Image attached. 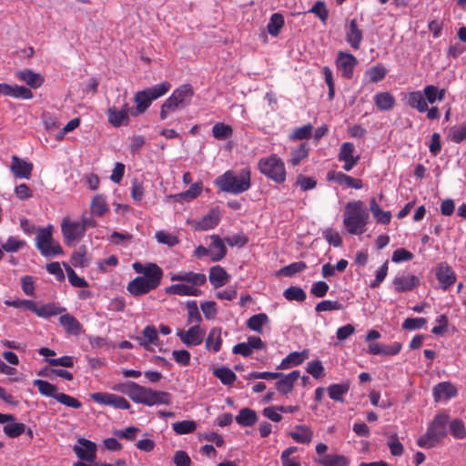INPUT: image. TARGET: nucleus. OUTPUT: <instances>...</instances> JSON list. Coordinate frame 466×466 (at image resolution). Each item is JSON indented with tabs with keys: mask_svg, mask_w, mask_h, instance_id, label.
Listing matches in <instances>:
<instances>
[{
	"mask_svg": "<svg viewBox=\"0 0 466 466\" xmlns=\"http://www.w3.org/2000/svg\"><path fill=\"white\" fill-rule=\"evenodd\" d=\"M309 12L315 14L323 24L326 23L329 16V11L324 2L317 1L313 5Z\"/></svg>",
	"mask_w": 466,
	"mask_h": 466,
	"instance_id": "nucleus-58",
	"label": "nucleus"
},
{
	"mask_svg": "<svg viewBox=\"0 0 466 466\" xmlns=\"http://www.w3.org/2000/svg\"><path fill=\"white\" fill-rule=\"evenodd\" d=\"M214 375L224 384L231 385L236 380V374L228 368H220L214 370Z\"/></svg>",
	"mask_w": 466,
	"mask_h": 466,
	"instance_id": "nucleus-49",
	"label": "nucleus"
},
{
	"mask_svg": "<svg viewBox=\"0 0 466 466\" xmlns=\"http://www.w3.org/2000/svg\"><path fill=\"white\" fill-rule=\"evenodd\" d=\"M449 422L450 415L447 412L442 411L435 415L426 433L417 440L418 446L430 449L441 443L447 437Z\"/></svg>",
	"mask_w": 466,
	"mask_h": 466,
	"instance_id": "nucleus-5",
	"label": "nucleus"
},
{
	"mask_svg": "<svg viewBox=\"0 0 466 466\" xmlns=\"http://www.w3.org/2000/svg\"><path fill=\"white\" fill-rule=\"evenodd\" d=\"M106 114L108 122L115 127L128 124L129 116L126 115L125 111L117 110L116 106L109 107Z\"/></svg>",
	"mask_w": 466,
	"mask_h": 466,
	"instance_id": "nucleus-34",
	"label": "nucleus"
},
{
	"mask_svg": "<svg viewBox=\"0 0 466 466\" xmlns=\"http://www.w3.org/2000/svg\"><path fill=\"white\" fill-rule=\"evenodd\" d=\"M309 358V351L304 350L300 352L294 351L289 353L280 363L279 369H289L293 366L301 364L305 360Z\"/></svg>",
	"mask_w": 466,
	"mask_h": 466,
	"instance_id": "nucleus-30",
	"label": "nucleus"
},
{
	"mask_svg": "<svg viewBox=\"0 0 466 466\" xmlns=\"http://www.w3.org/2000/svg\"><path fill=\"white\" fill-rule=\"evenodd\" d=\"M210 238L211 244L208 247L209 256L213 261H219L227 254L226 246L218 235H212Z\"/></svg>",
	"mask_w": 466,
	"mask_h": 466,
	"instance_id": "nucleus-25",
	"label": "nucleus"
},
{
	"mask_svg": "<svg viewBox=\"0 0 466 466\" xmlns=\"http://www.w3.org/2000/svg\"><path fill=\"white\" fill-rule=\"evenodd\" d=\"M369 212L360 200L348 202L343 214V224L349 233L363 234L367 230Z\"/></svg>",
	"mask_w": 466,
	"mask_h": 466,
	"instance_id": "nucleus-4",
	"label": "nucleus"
},
{
	"mask_svg": "<svg viewBox=\"0 0 466 466\" xmlns=\"http://www.w3.org/2000/svg\"><path fill=\"white\" fill-rule=\"evenodd\" d=\"M390 453L393 456H401L404 451L403 445L400 442L398 435L393 433L390 435V440L388 442Z\"/></svg>",
	"mask_w": 466,
	"mask_h": 466,
	"instance_id": "nucleus-61",
	"label": "nucleus"
},
{
	"mask_svg": "<svg viewBox=\"0 0 466 466\" xmlns=\"http://www.w3.org/2000/svg\"><path fill=\"white\" fill-rule=\"evenodd\" d=\"M25 246V241L15 237L7 238L6 242L2 245V248L6 252H16Z\"/></svg>",
	"mask_w": 466,
	"mask_h": 466,
	"instance_id": "nucleus-55",
	"label": "nucleus"
},
{
	"mask_svg": "<svg viewBox=\"0 0 466 466\" xmlns=\"http://www.w3.org/2000/svg\"><path fill=\"white\" fill-rule=\"evenodd\" d=\"M283 296L289 301L296 300L301 302L306 299L305 291L301 288L294 286L288 288L284 291Z\"/></svg>",
	"mask_w": 466,
	"mask_h": 466,
	"instance_id": "nucleus-53",
	"label": "nucleus"
},
{
	"mask_svg": "<svg viewBox=\"0 0 466 466\" xmlns=\"http://www.w3.org/2000/svg\"><path fill=\"white\" fill-rule=\"evenodd\" d=\"M419 279L414 275H400L393 279V285L398 292L411 290L419 285Z\"/></svg>",
	"mask_w": 466,
	"mask_h": 466,
	"instance_id": "nucleus-22",
	"label": "nucleus"
},
{
	"mask_svg": "<svg viewBox=\"0 0 466 466\" xmlns=\"http://www.w3.org/2000/svg\"><path fill=\"white\" fill-rule=\"evenodd\" d=\"M437 279L441 287L445 290L451 287L456 280V276L451 268L446 264L441 263L438 266L436 271Z\"/></svg>",
	"mask_w": 466,
	"mask_h": 466,
	"instance_id": "nucleus-20",
	"label": "nucleus"
},
{
	"mask_svg": "<svg viewBox=\"0 0 466 466\" xmlns=\"http://www.w3.org/2000/svg\"><path fill=\"white\" fill-rule=\"evenodd\" d=\"M349 390L347 384H332L328 388L329 396L336 401H343V395Z\"/></svg>",
	"mask_w": 466,
	"mask_h": 466,
	"instance_id": "nucleus-48",
	"label": "nucleus"
},
{
	"mask_svg": "<svg viewBox=\"0 0 466 466\" xmlns=\"http://www.w3.org/2000/svg\"><path fill=\"white\" fill-rule=\"evenodd\" d=\"M133 268L141 276L135 278L127 284V289L132 296H143L160 285L163 270L157 264L136 262L133 264Z\"/></svg>",
	"mask_w": 466,
	"mask_h": 466,
	"instance_id": "nucleus-1",
	"label": "nucleus"
},
{
	"mask_svg": "<svg viewBox=\"0 0 466 466\" xmlns=\"http://www.w3.org/2000/svg\"><path fill=\"white\" fill-rule=\"evenodd\" d=\"M137 339L139 345L147 350H153V347L160 345L157 330L155 326L147 325L142 331V335L137 337Z\"/></svg>",
	"mask_w": 466,
	"mask_h": 466,
	"instance_id": "nucleus-15",
	"label": "nucleus"
},
{
	"mask_svg": "<svg viewBox=\"0 0 466 466\" xmlns=\"http://www.w3.org/2000/svg\"><path fill=\"white\" fill-rule=\"evenodd\" d=\"M259 171L269 179L281 184L286 179V168L283 160L277 155L261 158L258 163Z\"/></svg>",
	"mask_w": 466,
	"mask_h": 466,
	"instance_id": "nucleus-8",
	"label": "nucleus"
},
{
	"mask_svg": "<svg viewBox=\"0 0 466 466\" xmlns=\"http://www.w3.org/2000/svg\"><path fill=\"white\" fill-rule=\"evenodd\" d=\"M61 229L66 242L68 245L79 241L85 235V226L79 222L63 219Z\"/></svg>",
	"mask_w": 466,
	"mask_h": 466,
	"instance_id": "nucleus-10",
	"label": "nucleus"
},
{
	"mask_svg": "<svg viewBox=\"0 0 466 466\" xmlns=\"http://www.w3.org/2000/svg\"><path fill=\"white\" fill-rule=\"evenodd\" d=\"M66 311L65 308L56 306L54 303H48L46 305L39 306L37 316L42 318H48L56 316Z\"/></svg>",
	"mask_w": 466,
	"mask_h": 466,
	"instance_id": "nucleus-42",
	"label": "nucleus"
},
{
	"mask_svg": "<svg viewBox=\"0 0 466 466\" xmlns=\"http://www.w3.org/2000/svg\"><path fill=\"white\" fill-rule=\"evenodd\" d=\"M235 419L239 425L250 427L257 422L258 416L255 410L249 408H244L239 410Z\"/></svg>",
	"mask_w": 466,
	"mask_h": 466,
	"instance_id": "nucleus-35",
	"label": "nucleus"
},
{
	"mask_svg": "<svg viewBox=\"0 0 466 466\" xmlns=\"http://www.w3.org/2000/svg\"><path fill=\"white\" fill-rule=\"evenodd\" d=\"M221 328H212L206 339V348L213 352H218L222 345Z\"/></svg>",
	"mask_w": 466,
	"mask_h": 466,
	"instance_id": "nucleus-33",
	"label": "nucleus"
},
{
	"mask_svg": "<svg viewBox=\"0 0 466 466\" xmlns=\"http://www.w3.org/2000/svg\"><path fill=\"white\" fill-rule=\"evenodd\" d=\"M268 321V318L264 313L253 315L248 320V327L257 332L262 331V326Z\"/></svg>",
	"mask_w": 466,
	"mask_h": 466,
	"instance_id": "nucleus-47",
	"label": "nucleus"
},
{
	"mask_svg": "<svg viewBox=\"0 0 466 466\" xmlns=\"http://www.w3.org/2000/svg\"><path fill=\"white\" fill-rule=\"evenodd\" d=\"M289 436L298 443L309 444L313 438V432L309 427L306 425H297L294 430L289 432Z\"/></svg>",
	"mask_w": 466,
	"mask_h": 466,
	"instance_id": "nucleus-29",
	"label": "nucleus"
},
{
	"mask_svg": "<svg viewBox=\"0 0 466 466\" xmlns=\"http://www.w3.org/2000/svg\"><path fill=\"white\" fill-rule=\"evenodd\" d=\"M309 156V147L306 143H301L290 152L289 162L293 167H296L299 162Z\"/></svg>",
	"mask_w": 466,
	"mask_h": 466,
	"instance_id": "nucleus-40",
	"label": "nucleus"
},
{
	"mask_svg": "<svg viewBox=\"0 0 466 466\" xmlns=\"http://www.w3.org/2000/svg\"><path fill=\"white\" fill-rule=\"evenodd\" d=\"M354 151L355 147L350 142H344L340 147L338 159L344 162L345 171H350L360 160V156H354Z\"/></svg>",
	"mask_w": 466,
	"mask_h": 466,
	"instance_id": "nucleus-12",
	"label": "nucleus"
},
{
	"mask_svg": "<svg viewBox=\"0 0 466 466\" xmlns=\"http://www.w3.org/2000/svg\"><path fill=\"white\" fill-rule=\"evenodd\" d=\"M80 447H75V452L76 455L84 461H93L96 458V444L88 440H80Z\"/></svg>",
	"mask_w": 466,
	"mask_h": 466,
	"instance_id": "nucleus-23",
	"label": "nucleus"
},
{
	"mask_svg": "<svg viewBox=\"0 0 466 466\" xmlns=\"http://www.w3.org/2000/svg\"><path fill=\"white\" fill-rule=\"evenodd\" d=\"M10 169L15 177L28 179L32 175L33 164L13 156Z\"/></svg>",
	"mask_w": 466,
	"mask_h": 466,
	"instance_id": "nucleus-17",
	"label": "nucleus"
},
{
	"mask_svg": "<svg viewBox=\"0 0 466 466\" xmlns=\"http://www.w3.org/2000/svg\"><path fill=\"white\" fill-rule=\"evenodd\" d=\"M328 179L333 180L337 182L339 185L347 186L348 187H352L356 189H360L362 187V181L359 178H353L350 176H348L342 172L329 171L328 173Z\"/></svg>",
	"mask_w": 466,
	"mask_h": 466,
	"instance_id": "nucleus-21",
	"label": "nucleus"
},
{
	"mask_svg": "<svg viewBox=\"0 0 466 466\" xmlns=\"http://www.w3.org/2000/svg\"><path fill=\"white\" fill-rule=\"evenodd\" d=\"M90 210L94 216H103L108 210L105 197L96 195L91 201Z\"/></svg>",
	"mask_w": 466,
	"mask_h": 466,
	"instance_id": "nucleus-38",
	"label": "nucleus"
},
{
	"mask_svg": "<svg viewBox=\"0 0 466 466\" xmlns=\"http://www.w3.org/2000/svg\"><path fill=\"white\" fill-rule=\"evenodd\" d=\"M232 127L224 123H216L212 128L213 137L219 140H224L232 136Z\"/></svg>",
	"mask_w": 466,
	"mask_h": 466,
	"instance_id": "nucleus-43",
	"label": "nucleus"
},
{
	"mask_svg": "<svg viewBox=\"0 0 466 466\" xmlns=\"http://www.w3.org/2000/svg\"><path fill=\"white\" fill-rule=\"evenodd\" d=\"M172 281L185 282L181 284H174L166 289L167 294L178 296H199L201 295L200 286L207 281V277L203 273H196L192 271L179 272L172 274L170 277Z\"/></svg>",
	"mask_w": 466,
	"mask_h": 466,
	"instance_id": "nucleus-2",
	"label": "nucleus"
},
{
	"mask_svg": "<svg viewBox=\"0 0 466 466\" xmlns=\"http://www.w3.org/2000/svg\"><path fill=\"white\" fill-rule=\"evenodd\" d=\"M33 384L37 387L39 392L46 397H52L56 399V396L58 395L57 387L50 382L43 380H35Z\"/></svg>",
	"mask_w": 466,
	"mask_h": 466,
	"instance_id": "nucleus-39",
	"label": "nucleus"
},
{
	"mask_svg": "<svg viewBox=\"0 0 466 466\" xmlns=\"http://www.w3.org/2000/svg\"><path fill=\"white\" fill-rule=\"evenodd\" d=\"M214 183L223 192L234 195L241 194L248 190L251 186L250 169L246 167L238 173L228 170L223 175L218 176Z\"/></svg>",
	"mask_w": 466,
	"mask_h": 466,
	"instance_id": "nucleus-3",
	"label": "nucleus"
},
{
	"mask_svg": "<svg viewBox=\"0 0 466 466\" xmlns=\"http://www.w3.org/2000/svg\"><path fill=\"white\" fill-rule=\"evenodd\" d=\"M52 226L40 228L35 238L36 247L42 255L46 257L62 254L60 245L52 238Z\"/></svg>",
	"mask_w": 466,
	"mask_h": 466,
	"instance_id": "nucleus-9",
	"label": "nucleus"
},
{
	"mask_svg": "<svg viewBox=\"0 0 466 466\" xmlns=\"http://www.w3.org/2000/svg\"><path fill=\"white\" fill-rule=\"evenodd\" d=\"M366 75L370 82L376 83L384 78L386 69L382 66H374L367 70Z\"/></svg>",
	"mask_w": 466,
	"mask_h": 466,
	"instance_id": "nucleus-57",
	"label": "nucleus"
},
{
	"mask_svg": "<svg viewBox=\"0 0 466 466\" xmlns=\"http://www.w3.org/2000/svg\"><path fill=\"white\" fill-rule=\"evenodd\" d=\"M320 463L323 466H348L349 460L343 455L329 454L320 461Z\"/></svg>",
	"mask_w": 466,
	"mask_h": 466,
	"instance_id": "nucleus-44",
	"label": "nucleus"
},
{
	"mask_svg": "<svg viewBox=\"0 0 466 466\" xmlns=\"http://www.w3.org/2000/svg\"><path fill=\"white\" fill-rule=\"evenodd\" d=\"M178 108H183L182 104L178 103L177 100H173V97L170 96L161 106L160 118L162 120L166 119L170 113L175 112Z\"/></svg>",
	"mask_w": 466,
	"mask_h": 466,
	"instance_id": "nucleus-41",
	"label": "nucleus"
},
{
	"mask_svg": "<svg viewBox=\"0 0 466 466\" xmlns=\"http://www.w3.org/2000/svg\"><path fill=\"white\" fill-rule=\"evenodd\" d=\"M313 127L310 124L297 127L289 134V140H302L309 138L312 135Z\"/></svg>",
	"mask_w": 466,
	"mask_h": 466,
	"instance_id": "nucleus-46",
	"label": "nucleus"
},
{
	"mask_svg": "<svg viewBox=\"0 0 466 466\" xmlns=\"http://www.w3.org/2000/svg\"><path fill=\"white\" fill-rule=\"evenodd\" d=\"M15 76L19 80L25 82L32 88L39 87L44 82V78L40 74L35 73L30 69L17 71Z\"/></svg>",
	"mask_w": 466,
	"mask_h": 466,
	"instance_id": "nucleus-28",
	"label": "nucleus"
},
{
	"mask_svg": "<svg viewBox=\"0 0 466 466\" xmlns=\"http://www.w3.org/2000/svg\"><path fill=\"white\" fill-rule=\"evenodd\" d=\"M451 433L456 439H463L466 437V428L462 420L455 419L449 422Z\"/></svg>",
	"mask_w": 466,
	"mask_h": 466,
	"instance_id": "nucleus-51",
	"label": "nucleus"
},
{
	"mask_svg": "<svg viewBox=\"0 0 466 466\" xmlns=\"http://www.w3.org/2000/svg\"><path fill=\"white\" fill-rule=\"evenodd\" d=\"M187 323L198 325V323L202 320L201 315L198 311V305L196 301H189L187 303Z\"/></svg>",
	"mask_w": 466,
	"mask_h": 466,
	"instance_id": "nucleus-54",
	"label": "nucleus"
},
{
	"mask_svg": "<svg viewBox=\"0 0 466 466\" xmlns=\"http://www.w3.org/2000/svg\"><path fill=\"white\" fill-rule=\"evenodd\" d=\"M66 271L72 286L77 288H86L88 286L87 282L83 278L78 277L72 268L66 267Z\"/></svg>",
	"mask_w": 466,
	"mask_h": 466,
	"instance_id": "nucleus-62",
	"label": "nucleus"
},
{
	"mask_svg": "<svg viewBox=\"0 0 466 466\" xmlns=\"http://www.w3.org/2000/svg\"><path fill=\"white\" fill-rule=\"evenodd\" d=\"M451 139L453 142L461 143V141L466 139V125L461 127H453L450 129L449 134Z\"/></svg>",
	"mask_w": 466,
	"mask_h": 466,
	"instance_id": "nucleus-64",
	"label": "nucleus"
},
{
	"mask_svg": "<svg viewBox=\"0 0 466 466\" xmlns=\"http://www.w3.org/2000/svg\"><path fill=\"white\" fill-rule=\"evenodd\" d=\"M172 428L177 434L182 435L193 432L197 425L193 420H182L174 422Z\"/></svg>",
	"mask_w": 466,
	"mask_h": 466,
	"instance_id": "nucleus-50",
	"label": "nucleus"
},
{
	"mask_svg": "<svg viewBox=\"0 0 466 466\" xmlns=\"http://www.w3.org/2000/svg\"><path fill=\"white\" fill-rule=\"evenodd\" d=\"M91 399L99 403L112 406L119 410H128L130 403L122 396L107 392H96L91 395Z\"/></svg>",
	"mask_w": 466,
	"mask_h": 466,
	"instance_id": "nucleus-11",
	"label": "nucleus"
},
{
	"mask_svg": "<svg viewBox=\"0 0 466 466\" xmlns=\"http://www.w3.org/2000/svg\"><path fill=\"white\" fill-rule=\"evenodd\" d=\"M300 373L299 370H293L288 375L281 376L279 380L276 382V389L283 394L289 393L293 387L295 382L299 378Z\"/></svg>",
	"mask_w": 466,
	"mask_h": 466,
	"instance_id": "nucleus-24",
	"label": "nucleus"
},
{
	"mask_svg": "<svg viewBox=\"0 0 466 466\" xmlns=\"http://www.w3.org/2000/svg\"><path fill=\"white\" fill-rule=\"evenodd\" d=\"M307 371L315 379L324 376V368L319 360H312L308 362Z\"/></svg>",
	"mask_w": 466,
	"mask_h": 466,
	"instance_id": "nucleus-63",
	"label": "nucleus"
},
{
	"mask_svg": "<svg viewBox=\"0 0 466 466\" xmlns=\"http://www.w3.org/2000/svg\"><path fill=\"white\" fill-rule=\"evenodd\" d=\"M298 451V448L291 446L282 451L280 459L282 466H301L299 461L290 459V456Z\"/></svg>",
	"mask_w": 466,
	"mask_h": 466,
	"instance_id": "nucleus-60",
	"label": "nucleus"
},
{
	"mask_svg": "<svg viewBox=\"0 0 466 466\" xmlns=\"http://www.w3.org/2000/svg\"><path fill=\"white\" fill-rule=\"evenodd\" d=\"M194 95V89L191 85L185 84L174 90L171 96L173 100H177L178 103L182 104V107H186L191 102Z\"/></svg>",
	"mask_w": 466,
	"mask_h": 466,
	"instance_id": "nucleus-26",
	"label": "nucleus"
},
{
	"mask_svg": "<svg viewBox=\"0 0 466 466\" xmlns=\"http://www.w3.org/2000/svg\"><path fill=\"white\" fill-rule=\"evenodd\" d=\"M343 305L339 301L332 300H322L317 304L315 309L317 312L331 311V310H341Z\"/></svg>",
	"mask_w": 466,
	"mask_h": 466,
	"instance_id": "nucleus-59",
	"label": "nucleus"
},
{
	"mask_svg": "<svg viewBox=\"0 0 466 466\" xmlns=\"http://www.w3.org/2000/svg\"><path fill=\"white\" fill-rule=\"evenodd\" d=\"M208 279L213 287L218 289L228 281L229 275L222 267L217 265L210 268Z\"/></svg>",
	"mask_w": 466,
	"mask_h": 466,
	"instance_id": "nucleus-27",
	"label": "nucleus"
},
{
	"mask_svg": "<svg viewBox=\"0 0 466 466\" xmlns=\"http://www.w3.org/2000/svg\"><path fill=\"white\" fill-rule=\"evenodd\" d=\"M363 39V32L358 26L357 20L352 19L346 26V40L348 44L355 50L360 49Z\"/></svg>",
	"mask_w": 466,
	"mask_h": 466,
	"instance_id": "nucleus-18",
	"label": "nucleus"
},
{
	"mask_svg": "<svg viewBox=\"0 0 466 466\" xmlns=\"http://www.w3.org/2000/svg\"><path fill=\"white\" fill-rule=\"evenodd\" d=\"M59 322L64 327L66 332L69 334L78 335L81 332V324L73 315L69 313L61 315L59 318Z\"/></svg>",
	"mask_w": 466,
	"mask_h": 466,
	"instance_id": "nucleus-32",
	"label": "nucleus"
},
{
	"mask_svg": "<svg viewBox=\"0 0 466 466\" xmlns=\"http://www.w3.org/2000/svg\"><path fill=\"white\" fill-rule=\"evenodd\" d=\"M407 105L419 112H426L428 104L420 91H412L407 95Z\"/></svg>",
	"mask_w": 466,
	"mask_h": 466,
	"instance_id": "nucleus-31",
	"label": "nucleus"
},
{
	"mask_svg": "<svg viewBox=\"0 0 466 466\" xmlns=\"http://www.w3.org/2000/svg\"><path fill=\"white\" fill-rule=\"evenodd\" d=\"M25 425L21 422H9L4 426V432L10 438H16L25 431Z\"/></svg>",
	"mask_w": 466,
	"mask_h": 466,
	"instance_id": "nucleus-45",
	"label": "nucleus"
},
{
	"mask_svg": "<svg viewBox=\"0 0 466 466\" xmlns=\"http://www.w3.org/2000/svg\"><path fill=\"white\" fill-rule=\"evenodd\" d=\"M374 102L377 107L381 111H388L394 107L395 98L388 92L378 93L374 96Z\"/></svg>",
	"mask_w": 466,
	"mask_h": 466,
	"instance_id": "nucleus-36",
	"label": "nucleus"
},
{
	"mask_svg": "<svg viewBox=\"0 0 466 466\" xmlns=\"http://www.w3.org/2000/svg\"><path fill=\"white\" fill-rule=\"evenodd\" d=\"M284 17L279 13H274L267 25L268 32L272 36H278L281 28L284 26Z\"/></svg>",
	"mask_w": 466,
	"mask_h": 466,
	"instance_id": "nucleus-37",
	"label": "nucleus"
},
{
	"mask_svg": "<svg viewBox=\"0 0 466 466\" xmlns=\"http://www.w3.org/2000/svg\"><path fill=\"white\" fill-rule=\"evenodd\" d=\"M336 63L343 77L348 79L352 77L353 69L357 65V58L353 55L339 52Z\"/></svg>",
	"mask_w": 466,
	"mask_h": 466,
	"instance_id": "nucleus-14",
	"label": "nucleus"
},
{
	"mask_svg": "<svg viewBox=\"0 0 466 466\" xmlns=\"http://www.w3.org/2000/svg\"><path fill=\"white\" fill-rule=\"evenodd\" d=\"M171 87L168 82H163L148 87L145 90L138 91L134 96V101L137 104L135 109L130 110V116H137L143 114L151 105V102L164 96Z\"/></svg>",
	"mask_w": 466,
	"mask_h": 466,
	"instance_id": "nucleus-6",
	"label": "nucleus"
},
{
	"mask_svg": "<svg viewBox=\"0 0 466 466\" xmlns=\"http://www.w3.org/2000/svg\"><path fill=\"white\" fill-rule=\"evenodd\" d=\"M433 398L435 402L450 400L457 395V389L451 382H441L433 388Z\"/></svg>",
	"mask_w": 466,
	"mask_h": 466,
	"instance_id": "nucleus-19",
	"label": "nucleus"
},
{
	"mask_svg": "<svg viewBox=\"0 0 466 466\" xmlns=\"http://www.w3.org/2000/svg\"><path fill=\"white\" fill-rule=\"evenodd\" d=\"M307 268V265L303 261H298L291 263L288 266L281 268L279 273L285 277H292L293 275L301 272Z\"/></svg>",
	"mask_w": 466,
	"mask_h": 466,
	"instance_id": "nucleus-52",
	"label": "nucleus"
},
{
	"mask_svg": "<svg viewBox=\"0 0 466 466\" xmlns=\"http://www.w3.org/2000/svg\"><path fill=\"white\" fill-rule=\"evenodd\" d=\"M56 400L66 406V407H70V408H74V409H79L82 407V403L76 398L72 397V396H69L66 393H62V392H59L58 395L56 396Z\"/></svg>",
	"mask_w": 466,
	"mask_h": 466,
	"instance_id": "nucleus-56",
	"label": "nucleus"
},
{
	"mask_svg": "<svg viewBox=\"0 0 466 466\" xmlns=\"http://www.w3.org/2000/svg\"><path fill=\"white\" fill-rule=\"evenodd\" d=\"M131 386L133 387V390L130 399L134 402L147 406L170 403L171 396L167 392L153 390L150 388L143 387L137 383Z\"/></svg>",
	"mask_w": 466,
	"mask_h": 466,
	"instance_id": "nucleus-7",
	"label": "nucleus"
},
{
	"mask_svg": "<svg viewBox=\"0 0 466 466\" xmlns=\"http://www.w3.org/2000/svg\"><path fill=\"white\" fill-rule=\"evenodd\" d=\"M220 221V211L218 208H212L200 220H194L190 224L196 230H208L215 228Z\"/></svg>",
	"mask_w": 466,
	"mask_h": 466,
	"instance_id": "nucleus-16",
	"label": "nucleus"
},
{
	"mask_svg": "<svg viewBox=\"0 0 466 466\" xmlns=\"http://www.w3.org/2000/svg\"><path fill=\"white\" fill-rule=\"evenodd\" d=\"M177 335L185 345L197 346L202 342L205 332L200 329L199 325H194L187 331L178 330Z\"/></svg>",
	"mask_w": 466,
	"mask_h": 466,
	"instance_id": "nucleus-13",
	"label": "nucleus"
}]
</instances>
